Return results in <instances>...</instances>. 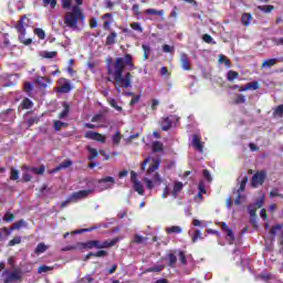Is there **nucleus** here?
Returning a JSON list of instances; mask_svg holds the SVG:
<instances>
[{
  "instance_id": "f257e3e1",
  "label": "nucleus",
  "mask_w": 283,
  "mask_h": 283,
  "mask_svg": "<svg viewBox=\"0 0 283 283\" xmlns=\"http://www.w3.org/2000/svg\"><path fill=\"white\" fill-rule=\"evenodd\" d=\"M125 65L134 67V63H132V55L126 54L125 57H117L115 60L114 69L112 70L108 67V74L113 76L115 81V90L117 94H120V87H124L125 90H127V87H132V73L123 75Z\"/></svg>"
},
{
  "instance_id": "f03ea898",
  "label": "nucleus",
  "mask_w": 283,
  "mask_h": 283,
  "mask_svg": "<svg viewBox=\"0 0 283 283\" xmlns=\"http://www.w3.org/2000/svg\"><path fill=\"white\" fill-rule=\"evenodd\" d=\"M78 21H85V13H83L81 8L74 6L72 11L65 14L64 23L67 28L76 30Z\"/></svg>"
},
{
  "instance_id": "7ed1b4c3",
  "label": "nucleus",
  "mask_w": 283,
  "mask_h": 283,
  "mask_svg": "<svg viewBox=\"0 0 283 283\" xmlns=\"http://www.w3.org/2000/svg\"><path fill=\"white\" fill-rule=\"evenodd\" d=\"M25 19H28V15H23L20 21H18V24L15 25V30L19 32L20 41L24 45H30L32 43V39H25Z\"/></svg>"
},
{
  "instance_id": "20e7f679",
  "label": "nucleus",
  "mask_w": 283,
  "mask_h": 283,
  "mask_svg": "<svg viewBox=\"0 0 283 283\" xmlns=\"http://www.w3.org/2000/svg\"><path fill=\"white\" fill-rule=\"evenodd\" d=\"M2 277L4 283L21 282L22 274L19 270H13L11 272L9 270H4L2 272Z\"/></svg>"
},
{
  "instance_id": "39448f33",
  "label": "nucleus",
  "mask_w": 283,
  "mask_h": 283,
  "mask_svg": "<svg viewBox=\"0 0 283 283\" xmlns=\"http://www.w3.org/2000/svg\"><path fill=\"white\" fill-rule=\"evenodd\" d=\"M116 184V179L114 177H104L97 181L96 189L99 191H107V189H112Z\"/></svg>"
},
{
  "instance_id": "423d86ee",
  "label": "nucleus",
  "mask_w": 283,
  "mask_h": 283,
  "mask_svg": "<svg viewBox=\"0 0 283 283\" xmlns=\"http://www.w3.org/2000/svg\"><path fill=\"white\" fill-rule=\"evenodd\" d=\"M144 182L146 185V188L151 191L154 187H160L163 185V177L159 172H154L153 179L144 178Z\"/></svg>"
},
{
  "instance_id": "0eeeda50",
  "label": "nucleus",
  "mask_w": 283,
  "mask_h": 283,
  "mask_svg": "<svg viewBox=\"0 0 283 283\" xmlns=\"http://www.w3.org/2000/svg\"><path fill=\"white\" fill-rule=\"evenodd\" d=\"M264 200H265L264 195H261L259 197V199L255 201V203L250 205L248 207V211H249V214L251 217V220H255V213H256L258 209H262V207L264 205Z\"/></svg>"
},
{
  "instance_id": "6e6552de",
  "label": "nucleus",
  "mask_w": 283,
  "mask_h": 283,
  "mask_svg": "<svg viewBox=\"0 0 283 283\" xmlns=\"http://www.w3.org/2000/svg\"><path fill=\"white\" fill-rule=\"evenodd\" d=\"M266 180V171L261 170L252 176V187H261Z\"/></svg>"
},
{
  "instance_id": "1a4fd4ad",
  "label": "nucleus",
  "mask_w": 283,
  "mask_h": 283,
  "mask_svg": "<svg viewBox=\"0 0 283 283\" xmlns=\"http://www.w3.org/2000/svg\"><path fill=\"white\" fill-rule=\"evenodd\" d=\"M57 85H59V92L61 94H70V92H72V84L70 83V81H67V78H60L57 81Z\"/></svg>"
},
{
  "instance_id": "9d476101",
  "label": "nucleus",
  "mask_w": 283,
  "mask_h": 283,
  "mask_svg": "<svg viewBox=\"0 0 283 283\" xmlns=\"http://www.w3.org/2000/svg\"><path fill=\"white\" fill-rule=\"evenodd\" d=\"M120 239L119 238H115L113 240H106L104 242L101 241H93L94 244V249H109V247H114V244H116V242H118Z\"/></svg>"
},
{
  "instance_id": "9b49d317",
  "label": "nucleus",
  "mask_w": 283,
  "mask_h": 283,
  "mask_svg": "<svg viewBox=\"0 0 283 283\" xmlns=\"http://www.w3.org/2000/svg\"><path fill=\"white\" fill-rule=\"evenodd\" d=\"M247 182H249V177L243 176L240 181V187L237 191L238 198L234 200V205H240L242 202V200H244V197L240 196V193H242V191H244V189L247 187Z\"/></svg>"
},
{
  "instance_id": "f8f14e48",
  "label": "nucleus",
  "mask_w": 283,
  "mask_h": 283,
  "mask_svg": "<svg viewBox=\"0 0 283 283\" xmlns=\"http://www.w3.org/2000/svg\"><path fill=\"white\" fill-rule=\"evenodd\" d=\"M90 193H92V190H80L77 192H73L70 196V200L73 202H78V200H85V198H87V196H90Z\"/></svg>"
},
{
  "instance_id": "ddd939ff",
  "label": "nucleus",
  "mask_w": 283,
  "mask_h": 283,
  "mask_svg": "<svg viewBox=\"0 0 283 283\" xmlns=\"http://www.w3.org/2000/svg\"><path fill=\"white\" fill-rule=\"evenodd\" d=\"M84 138H88L90 140H97V143H105V136L101 135V133L88 130L85 133Z\"/></svg>"
},
{
  "instance_id": "4468645a",
  "label": "nucleus",
  "mask_w": 283,
  "mask_h": 283,
  "mask_svg": "<svg viewBox=\"0 0 283 283\" xmlns=\"http://www.w3.org/2000/svg\"><path fill=\"white\" fill-rule=\"evenodd\" d=\"M192 147L199 151V154L203 153L205 146L202 145V142L200 139V136L193 135L192 136Z\"/></svg>"
},
{
  "instance_id": "2eb2a0df",
  "label": "nucleus",
  "mask_w": 283,
  "mask_h": 283,
  "mask_svg": "<svg viewBox=\"0 0 283 283\" xmlns=\"http://www.w3.org/2000/svg\"><path fill=\"white\" fill-rule=\"evenodd\" d=\"M180 63H181L182 70L187 72L191 70V62L189 61V56L187 55V53H181Z\"/></svg>"
},
{
  "instance_id": "dca6fc26",
  "label": "nucleus",
  "mask_w": 283,
  "mask_h": 283,
  "mask_svg": "<svg viewBox=\"0 0 283 283\" xmlns=\"http://www.w3.org/2000/svg\"><path fill=\"white\" fill-rule=\"evenodd\" d=\"M12 85H14V82L10 81L9 74L0 75V86L1 87H12Z\"/></svg>"
},
{
  "instance_id": "f3484780",
  "label": "nucleus",
  "mask_w": 283,
  "mask_h": 283,
  "mask_svg": "<svg viewBox=\"0 0 283 283\" xmlns=\"http://www.w3.org/2000/svg\"><path fill=\"white\" fill-rule=\"evenodd\" d=\"M72 159H67L51 170L50 174H56V171H61V169H67V167H72Z\"/></svg>"
},
{
  "instance_id": "a211bd4d",
  "label": "nucleus",
  "mask_w": 283,
  "mask_h": 283,
  "mask_svg": "<svg viewBox=\"0 0 283 283\" xmlns=\"http://www.w3.org/2000/svg\"><path fill=\"white\" fill-rule=\"evenodd\" d=\"M159 167H160V159L154 158L153 164L149 166L147 170L148 176H151V174H155V171H157Z\"/></svg>"
},
{
  "instance_id": "6ab92c4d",
  "label": "nucleus",
  "mask_w": 283,
  "mask_h": 283,
  "mask_svg": "<svg viewBox=\"0 0 283 283\" xmlns=\"http://www.w3.org/2000/svg\"><path fill=\"white\" fill-rule=\"evenodd\" d=\"M275 65H277V59H269L263 61L261 70H270V67H273Z\"/></svg>"
},
{
  "instance_id": "aec40b11",
  "label": "nucleus",
  "mask_w": 283,
  "mask_h": 283,
  "mask_svg": "<svg viewBox=\"0 0 283 283\" xmlns=\"http://www.w3.org/2000/svg\"><path fill=\"white\" fill-rule=\"evenodd\" d=\"M22 169H27L28 171H32L33 174H36L38 176H43L45 174V166H40L39 168H28L27 166H23Z\"/></svg>"
},
{
  "instance_id": "412c9836",
  "label": "nucleus",
  "mask_w": 283,
  "mask_h": 283,
  "mask_svg": "<svg viewBox=\"0 0 283 283\" xmlns=\"http://www.w3.org/2000/svg\"><path fill=\"white\" fill-rule=\"evenodd\" d=\"M260 87V83L258 82H250L248 84H245L244 86H242L239 92H247L249 90H258Z\"/></svg>"
},
{
  "instance_id": "4be33fe9",
  "label": "nucleus",
  "mask_w": 283,
  "mask_h": 283,
  "mask_svg": "<svg viewBox=\"0 0 283 283\" xmlns=\"http://www.w3.org/2000/svg\"><path fill=\"white\" fill-rule=\"evenodd\" d=\"M184 187H185V185H182V182L175 181L174 188H172V191H171V196H174V198H176V196H178V193H180V191H182Z\"/></svg>"
},
{
  "instance_id": "5701e85b",
  "label": "nucleus",
  "mask_w": 283,
  "mask_h": 283,
  "mask_svg": "<svg viewBox=\"0 0 283 283\" xmlns=\"http://www.w3.org/2000/svg\"><path fill=\"white\" fill-rule=\"evenodd\" d=\"M133 189L136 191L139 196H143L145 193V186L140 181L133 182Z\"/></svg>"
},
{
  "instance_id": "b1692460",
  "label": "nucleus",
  "mask_w": 283,
  "mask_h": 283,
  "mask_svg": "<svg viewBox=\"0 0 283 283\" xmlns=\"http://www.w3.org/2000/svg\"><path fill=\"white\" fill-rule=\"evenodd\" d=\"M70 114V104H67V102L63 103V111L59 114V118L63 119V118H67Z\"/></svg>"
},
{
  "instance_id": "393cba45",
  "label": "nucleus",
  "mask_w": 283,
  "mask_h": 283,
  "mask_svg": "<svg viewBox=\"0 0 283 283\" xmlns=\"http://www.w3.org/2000/svg\"><path fill=\"white\" fill-rule=\"evenodd\" d=\"M166 233H168V234H171V233L180 234V233H182V228L179 227V226L167 227L166 228Z\"/></svg>"
},
{
  "instance_id": "a878e982",
  "label": "nucleus",
  "mask_w": 283,
  "mask_h": 283,
  "mask_svg": "<svg viewBox=\"0 0 283 283\" xmlns=\"http://www.w3.org/2000/svg\"><path fill=\"white\" fill-rule=\"evenodd\" d=\"M35 83L39 87H48V83H52V80L49 77H38Z\"/></svg>"
},
{
  "instance_id": "bb28decb",
  "label": "nucleus",
  "mask_w": 283,
  "mask_h": 283,
  "mask_svg": "<svg viewBox=\"0 0 283 283\" xmlns=\"http://www.w3.org/2000/svg\"><path fill=\"white\" fill-rule=\"evenodd\" d=\"M252 20H253V15H251V13H243L241 17V23L243 25H251Z\"/></svg>"
},
{
  "instance_id": "cd10ccee",
  "label": "nucleus",
  "mask_w": 283,
  "mask_h": 283,
  "mask_svg": "<svg viewBox=\"0 0 283 283\" xmlns=\"http://www.w3.org/2000/svg\"><path fill=\"white\" fill-rule=\"evenodd\" d=\"M282 231V224L277 223L271 228L270 234L272 235V240H275V235Z\"/></svg>"
},
{
  "instance_id": "c85d7f7f",
  "label": "nucleus",
  "mask_w": 283,
  "mask_h": 283,
  "mask_svg": "<svg viewBox=\"0 0 283 283\" xmlns=\"http://www.w3.org/2000/svg\"><path fill=\"white\" fill-rule=\"evenodd\" d=\"M202 193H207V189L205 188V181H199V185H198V193H197V197L202 200Z\"/></svg>"
},
{
  "instance_id": "c756f323",
  "label": "nucleus",
  "mask_w": 283,
  "mask_h": 283,
  "mask_svg": "<svg viewBox=\"0 0 283 283\" xmlns=\"http://www.w3.org/2000/svg\"><path fill=\"white\" fill-rule=\"evenodd\" d=\"M171 128V119L169 117H166L161 123V129L163 132H169Z\"/></svg>"
},
{
  "instance_id": "7c9ffc66",
  "label": "nucleus",
  "mask_w": 283,
  "mask_h": 283,
  "mask_svg": "<svg viewBox=\"0 0 283 283\" xmlns=\"http://www.w3.org/2000/svg\"><path fill=\"white\" fill-rule=\"evenodd\" d=\"M48 249V245H45V243H39L34 250V253H36V255H41V253H45Z\"/></svg>"
},
{
  "instance_id": "2f4dec72",
  "label": "nucleus",
  "mask_w": 283,
  "mask_h": 283,
  "mask_svg": "<svg viewBox=\"0 0 283 283\" xmlns=\"http://www.w3.org/2000/svg\"><path fill=\"white\" fill-rule=\"evenodd\" d=\"M40 56H42V59H54V56H56V52H54V51H42V52H40Z\"/></svg>"
},
{
  "instance_id": "473e14b6",
  "label": "nucleus",
  "mask_w": 283,
  "mask_h": 283,
  "mask_svg": "<svg viewBox=\"0 0 283 283\" xmlns=\"http://www.w3.org/2000/svg\"><path fill=\"white\" fill-rule=\"evenodd\" d=\"M116 32L113 31L107 38H106V45H114L116 43Z\"/></svg>"
},
{
  "instance_id": "72a5a7b5",
  "label": "nucleus",
  "mask_w": 283,
  "mask_h": 283,
  "mask_svg": "<svg viewBox=\"0 0 283 283\" xmlns=\"http://www.w3.org/2000/svg\"><path fill=\"white\" fill-rule=\"evenodd\" d=\"M23 227H28V223L25 222V220L21 219L19 220L18 222H14L12 226H11V229H14L15 231L23 228Z\"/></svg>"
},
{
  "instance_id": "f704fd0d",
  "label": "nucleus",
  "mask_w": 283,
  "mask_h": 283,
  "mask_svg": "<svg viewBox=\"0 0 283 283\" xmlns=\"http://www.w3.org/2000/svg\"><path fill=\"white\" fill-rule=\"evenodd\" d=\"M108 103L113 109H116V112H123V107L118 106V103L114 98H108Z\"/></svg>"
},
{
  "instance_id": "c9c22d12",
  "label": "nucleus",
  "mask_w": 283,
  "mask_h": 283,
  "mask_svg": "<svg viewBox=\"0 0 283 283\" xmlns=\"http://www.w3.org/2000/svg\"><path fill=\"white\" fill-rule=\"evenodd\" d=\"M163 149H165V146L163 145V143L160 142L153 143V151L158 153V151H163Z\"/></svg>"
},
{
  "instance_id": "e433bc0d",
  "label": "nucleus",
  "mask_w": 283,
  "mask_h": 283,
  "mask_svg": "<svg viewBox=\"0 0 283 283\" xmlns=\"http://www.w3.org/2000/svg\"><path fill=\"white\" fill-rule=\"evenodd\" d=\"M145 14H156L157 17H163L165 14V11L163 10H156V9H147L145 11Z\"/></svg>"
},
{
  "instance_id": "4c0bfd02",
  "label": "nucleus",
  "mask_w": 283,
  "mask_h": 283,
  "mask_svg": "<svg viewBox=\"0 0 283 283\" xmlns=\"http://www.w3.org/2000/svg\"><path fill=\"white\" fill-rule=\"evenodd\" d=\"M53 127L55 129V132H61L62 127H67V124L61 122V120H54L53 122Z\"/></svg>"
},
{
  "instance_id": "58836bf2",
  "label": "nucleus",
  "mask_w": 283,
  "mask_h": 283,
  "mask_svg": "<svg viewBox=\"0 0 283 283\" xmlns=\"http://www.w3.org/2000/svg\"><path fill=\"white\" fill-rule=\"evenodd\" d=\"M133 242L135 244H143V243L147 242V238H145L140 234H135V238H134Z\"/></svg>"
},
{
  "instance_id": "ea45409f",
  "label": "nucleus",
  "mask_w": 283,
  "mask_h": 283,
  "mask_svg": "<svg viewBox=\"0 0 283 283\" xmlns=\"http://www.w3.org/2000/svg\"><path fill=\"white\" fill-rule=\"evenodd\" d=\"M87 151L91 154L88 157V160H94V158H96V156H98V150H96V148H92L88 146Z\"/></svg>"
},
{
  "instance_id": "a19ab883",
  "label": "nucleus",
  "mask_w": 283,
  "mask_h": 283,
  "mask_svg": "<svg viewBox=\"0 0 283 283\" xmlns=\"http://www.w3.org/2000/svg\"><path fill=\"white\" fill-rule=\"evenodd\" d=\"M120 138H122L120 133L119 132L115 133L112 137L113 145L115 146L120 145Z\"/></svg>"
},
{
  "instance_id": "79ce46f5",
  "label": "nucleus",
  "mask_w": 283,
  "mask_h": 283,
  "mask_svg": "<svg viewBox=\"0 0 283 283\" xmlns=\"http://www.w3.org/2000/svg\"><path fill=\"white\" fill-rule=\"evenodd\" d=\"M198 240H202V232L200 231V229H196L195 234L192 237L193 243L198 242Z\"/></svg>"
},
{
  "instance_id": "37998d69",
  "label": "nucleus",
  "mask_w": 283,
  "mask_h": 283,
  "mask_svg": "<svg viewBox=\"0 0 283 283\" xmlns=\"http://www.w3.org/2000/svg\"><path fill=\"white\" fill-rule=\"evenodd\" d=\"M33 105L34 103H32V101L29 98H25L22 103L23 109H32Z\"/></svg>"
},
{
  "instance_id": "c03bdc74",
  "label": "nucleus",
  "mask_w": 283,
  "mask_h": 283,
  "mask_svg": "<svg viewBox=\"0 0 283 283\" xmlns=\"http://www.w3.org/2000/svg\"><path fill=\"white\" fill-rule=\"evenodd\" d=\"M224 233L228 235L230 240V244H232L233 240H235V234L233 233V230L231 228H228Z\"/></svg>"
},
{
  "instance_id": "a18cd8bd",
  "label": "nucleus",
  "mask_w": 283,
  "mask_h": 283,
  "mask_svg": "<svg viewBox=\"0 0 283 283\" xmlns=\"http://www.w3.org/2000/svg\"><path fill=\"white\" fill-rule=\"evenodd\" d=\"M142 48L144 50V59L145 60L149 59V54L151 52V48H149V45H147V44H143Z\"/></svg>"
},
{
  "instance_id": "49530a36",
  "label": "nucleus",
  "mask_w": 283,
  "mask_h": 283,
  "mask_svg": "<svg viewBox=\"0 0 283 283\" xmlns=\"http://www.w3.org/2000/svg\"><path fill=\"white\" fill-rule=\"evenodd\" d=\"M219 63H223L226 67H231V62L224 55L219 56Z\"/></svg>"
},
{
  "instance_id": "de8ad7c7",
  "label": "nucleus",
  "mask_w": 283,
  "mask_h": 283,
  "mask_svg": "<svg viewBox=\"0 0 283 283\" xmlns=\"http://www.w3.org/2000/svg\"><path fill=\"white\" fill-rule=\"evenodd\" d=\"M238 76H240V74H238V72H235V71L228 72V81H235V78H238Z\"/></svg>"
},
{
  "instance_id": "09e8293b",
  "label": "nucleus",
  "mask_w": 283,
  "mask_h": 283,
  "mask_svg": "<svg viewBox=\"0 0 283 283\" xmlns=\"http://www.w3.org/2000/svg\"><path fill=\"white\" fill-rule=\"evenodd\" d=\"M130 28H132V30H135V32L143 33V27H140V23H138V22H133L130 24Z\"/></svg>"
},
{
  "instance_id": "8fccbe9b",
  "label": "nucleus",
  "mask_w": 283,
  "mask_h": 283,
  "mask_svg": "<svg viewBox=\"0 0 283 283\" xmlns=\"http://www.w3.org/2000/svg\"><path fill=\"white\" fill-rule=\"evenodd\" d=\"M10 180H19V170L11 168Z\"/></svg>"
},
{
  "instance_id": "3c124183",
  "label": "nucleus",
  "mask_w": 283,
  "mask_h": 283,
  "mask_svg": "<svg viewBox=\"0 0 283 283\" xmlns=\"http://www.w3.org/2000/svg\"><path fill=\"white\" fill-rule=\"evenodd\" d=\"M52 266H48V265H41L39 269H38V273L41 274V273H48V271H52Z\"/></svg>"
},
{
  "instance_id": "603ef678",
  "label": "nucleus",
  "mask_w": 283,
  "mask_h": 283,
  "mask_svg": "<svg viewBox=\"0 0 283 283\" xmlns=\"http://www.w3.org/2000/svg\"><path fill=\"white\" fill-rule=\"evenodd\" d=\"M34 34H36L42 41L43 39H45V31H43V29H40V28L35 29Z\"/></svg>"
},
{
  "instance_id": "864d4df0",
  "label": "nucleus",
  "mask_w": 283,
  "mask_h": 283,
  "mask_svg": "<svg viewBox=\"0 0 283 283\" xmlns=\"http://www.w3.org/2000/svg\"><path fill=\"white\" fill-rule=\"evenodd\" d=\"M258 9L261 10V12H271L272 10H274V7L273 6H259Z\"/></svg>"
},
{
  "instance_id": "5fc2aeb1",
  "label": "nucleus",
  "mask_w": 283,
  "mask_h": 283,
  "mask_svg": "<svg viewBox=\"0 0 283 283\" xmlns=\"http://www.w3.org/2000/svg\"><path fill=\"white\" fill-rule=\"evenodd\" d=\"M15 244H21V237H14L11 241H9V247H15Z\"/></svg>"
},
{
  "instance_id": "6e6d98bb",
  "label": "nucleus",
  "mask_w": 283,
  "mask_h": 283,
  "mask_svg": "<svg viewBox=\"0 0 283 283\" xmlns=\"http://www.w3.org/2000/svg\"><path fill=\"white\" fill-rule=\"evenodd\" d=\"M174 50H175V48L171 46V45H168V44H165V45L163 46V52H165L166 54H171V53H174Z\"/></svg>"
},
{
  "instance_id": "4d7b16f0",
  "label": "nucleus",
  "mask_w": 283,
  "mask_h": 283,
  "mask_svg": "<svg viewBox=\"0 0 283 283\" xmlns=\"http://www.w3.org/2000/svg\"><path fill=\"white\" fill-rule=\"evenodd\" d=\"M44 6H50L52 10L56 8V0H42Z\"/></svg>"
},
{
  "instance_id": "13d9d810",
  "label": "nucleus",
  "mask_w": 283,
  "mask_h": 283,
  "mask_svg": "<svg viewBox=\"0 0 283 283\" xmlns=\"http://www.w3.org/2000/svg\"><path fill=\"white\" fill-rule=\"evenodd\" d=\"M274 116H280L282 117L283 116V104L279 105L275 111H274Z\"/></svg>"
},
{
  "instance_id": "bf43d9fd",
  "label": "nucleus",
  "mask_w": 283,
  "mask_h": 283,
  "mask_svg": "<svg viewBox=\"0 0 283 283\" xmlns=\"http://www.w3.org/2000/svg\"><path fill=\"white\" fill-rule=\"evenodd\" d=\"M4 222H12L14 220V214H12L10 211H8L6 214H4V218H3Z\"/></svg>"
},
{
  "instance_id": "052dcab7",
  "label": "nucleus",
  "mask_w": 283,
  "mask_h": 283,
  "mask_svg": "<svg viewBox=\"0 0 283 283\" xmlns=\"http://www.w3.org/2000/svg\"><path fill=\"white\" fill-rule=\"evenodd\" d=\"M178 259L174 255V253H169L168 254V262H169V266H174V264H176V261Z\"/></svg>"
},
{
  "instance_id": "680f3d73",
  "label": "nucleus",
  "mask_w": 283,
  "mask_h": 283,
  "mask_svg": "<svg viewBox=\"0 0 283 283\" xmlns=\"http://www.w3.org/2000/svg\"><path fill=\"white\" fill-rule=\"evenodd\" d=\"M32 90H34V84H32V82H27L24 84V91L30 94V92H32Z\"/></svg>"
},
{
  "instance_id": "e2e57ef3",
  "label": "nucleus",
  "mask_w": 283,
  "mask_h": 283,
  "mask_svg": "<svg viewBox=\"0 0 283 283\" xmlns=\"http://www.w3.org/2000/svg\"><path fill=\"white\" fill-rule=\"evenodd\" d=\"M62 1V8H64V10H70V8H72V0H61Z\"/></svg>"
},
{
  "instance_id": "0e129e2a",
  "label": "nucleus",
  "mask_w": 283,
  "mask_h": 283,
  "mask_svg": "<svg viewBox=\"0 0 283 283\" xmlns=\"http://www.w3.org/2000/svg\"><path fill=\"white\" fill-rule=\"evenodd\" d=\"M39 123V117H31L27 120V126L32 127V125Z\"/></svg>"
},
{
  "instance_id": "69168bd1",
  "label": "nucleus",
  "mask_w": 283,
  "mask_h": 283,
  "mask_svg": "<svg viewBox=\"0 0 283 283\" xmlns=\"http://www.w3.org/2000/svg\"><path fill=\"white\" fill-rule=\"evenodd\" d=\"M235 103L238 104V105H240V104H242V103H247V96H244V95H238L237 97H235Z\"/></svg>"
},
{
  "instance_id": "338daca9",
  "label": "nucleus",
  "mask_w": 283,
  "mask_h": 283,
  "mask_svg": "<svg viewBox=\"0 0 283 283\" xmlns=\"http://www.w3.org/2000/svg\"><path fill=\"white\" fill-rule=\"evenodd\" d=\"M203 41L205 43H212L213 45H216V41H213V38L209 34L203 35Z\"/></svg>"
},
{
  "instance_id": "774afa93",
  "label": "nucleus",
  "mask_w": 283,
  "mask_h": 283,
  "mask_svg": "<svg viewBox=\"0 0 283 283\" xmlns=\"http://www.w3.org/2000/svg\"><path fill=\"white\" fill-rule=\"evenodd\" d=\"M169 197V185H166V187L164 188V192L161 195V198H168Z\"/></svg>"
}]
</instances>
